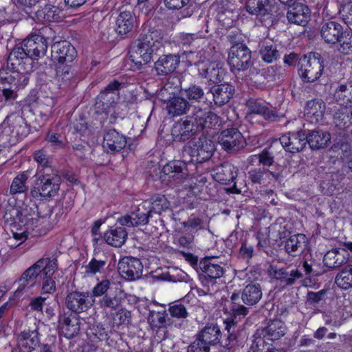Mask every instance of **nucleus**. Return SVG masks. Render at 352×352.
Here are the masks:
<instances>
[{"label": "nucleus", "instance_id": "nucleus-49", "mask_svg": "<svg viewBox=\"0 0 352 352\" xmlns=\"http://www.w3.org/2000/svg\"><path fill=\"white\" fill-rule=\"evenodd\" d=\"M23 217L21 222L23 223L24 227L25 228V231L24 232L31 233L32 232L35 231V234H40L41 230L38 228L39 222L43 219H39L36 214H32L27 215L26 214H21Z\"/></svg>", "mask_w": 352, "mask_h": 352}, {"label": "nucleus", "instance_id": "nucleus-18", "mask_svg": "<svg viewBox=\"0 0 352 352\" xmlns=\"http://www.w3.org/2000/svg\"><path fill=\"white\" fill-rule=\"evenodd\" d=\"M52 52L54 60L60 63H70L76 56L74 46L66 41L54 43L52 46Z\"/></svg>", "mask_w": 352, "mask_h": 352}, {"label": "nucleus", "instance_id": "nucleus-63", "mask_svg": "<svg viewBox=\"0 0 352 352\" xmlns=\"http://www.w3.org/2000/svg\"><path fill=\"white\" fill-rule=\"evenodd\" d=\"M34 160L42 167H48L50 164V158L45 152L43 150H38L34 152L33 155Z\"/></svg>", "mask_w": 352, "mask_h": 352}, {"label": "nucleus", "instance_id": "nucleus-8", "mask_svg": "<svg viewBox=\"0 0 352 352\" xmlns=\"http://www.w3.org/2000/svg\"><path fill=\"white\" fill-rule=\"evenodd\" d=\"M61 184V178L54 173H47L39 177L36 186L31 190V195L38 200L55 197Z\"/></svg>", "mask_w": 352, "mask_h": 352}, {"label": "nucleus", "instance_id": "nucleus-20", "mask_svg": "<svg viewBox=\"0 0 352 352\" xmlns=\"http://www.w3.org/2000/svg\"><path fill=\"white\" fill-rule=\"evenodd\" d=\"M67 307L76 313L86 311L91 305L89 300L87 292H73L69 293L65 299Z\"/></svg>", "mask_w": 352, "mask_h": 352}, {"label": "nucleus", "instance_id": "nucleus-19", "mask_svg": "<svg viewBox=\"0 0 352 352\" xmlns=\"http://www.w3.org/2000/svg\"><path fill=\"white\" fill-rule=\"evenodd\" d=\"M310 17L309 8L300 3H295L289 6L287 18L290 23L305 26Z\"/></svg>", "mask_w": 352, "mask_h": 352}, {"label": "nucleus", "instance_id": "nucleus-13", "mask_svg": "<svg viewBox=\"0 0 352 352\" xmlns=\"http://www.w3.org/2000/svg\"><path fill=\"white\" fill-rule=\"evenodd\" d=\"M199 267L202 276L200 279L204 285L214 284V280L219 278L224 273L223 267L217 263L213 258L206 257L200 261Z\"/></svg>", "mask_w": 352, "mask_h": 352}, {"label": "nucleus", "instance_id": "nucleus-27", "mask_svg": "<svg viewBox=\"0 0 352 352\" xmlns=\"http://www.w3.org/2000/svg\"><path fill=\"white\" fill-rule=\"evenodd\" d=\"M58 328L61 334L67 338H71L79 331L78 319L72 315H60L58 320Z\"/></svg>", "mask_w": 352, "mask_h": 352}, {"label": "nucleus", "instance_id": "nucleus-62", "mask_svg": "<svg viewBox=\"0 0 352 352\" xmlns=\"http://www.w3.org/2000/svg\"><path fill=\"white\" fill-rule=\"evenodd\" d=\"M56 290L55 280L50 276L44 277L41 287L42 294H52Z\"/></svg>", "mask_w": 352, "mask_h": 352}, {"label": "nucleus", "instance_id": "nucleus-44", "mask_svg": "<svg viewBox=\"0 0 352 352\" xmlns=\"http://www.w3.org/2000/svg\"><path fill=\"white\" fill-rule=\"evenodd\" d=\"M221 336L220 329L218 326H206L199 333L197 339L206 344L210 348V346L214 344L219 341Z\"/></svg>", "mask_w": 352, "mask_h": 352}, {"label": "nucleus", "instance_id": "nucleus-42", "mask_svg": "<svg viewBox=\"0 0 352 352\" xmlns=\"http://www.w3.org/2000/svg\"><path fill=\"white\" fill-rule=\"evenodd\" d=\"M188 163H191V162H185L182 158V160L169 162L164 167L163 170L167 175L173 173L172 177H175L177 179H183L188 175L186 164Z\"/></svg>", "mask_w": 352, "mask_h": 352}, {"label": "nucleus", "instance_id": "nucleus-5", "mask_svg": "<svg viewBox=\"0 0 352 352\" xmlns=\"http://www.w3.org/2000/svg\"><path fill=\"white\" fill-rule=\"evenodd\" d=\"M214 150V142L206 136H202L190 140L184 146L182 158L185 162L203 163L210 159Z\"/></svg>", "mask_w": 352, "mask_h": 352}, {"label": "nucleus", "instance_id": "nucleus-29", "mask_svg": "<svg viewBox=\"0 0 352 352\" xmlns=\"http://www.w3.org/2000/svg\"><path fill=\"white\" fill-rule=\"evenodd\" d=\"M268 273L272 278L279 280L284 285H291L296 279L302 277V273L297 269L288 273L276 265H270Z\"/></svg>", "mask_w": 352, "mask_h": 352}, {"label": "nucleus", "instance_id": "nucleus-22", "mask_svg": "<svg viewBox=\"0 0 352 352\" xmlns=\"http://www.w3.org/2000/svg\"><path fill=\"white\" fill-rule=\"evenodd\" d=\"M325 104L320 100H309L305 108V117L311 124H320L322 122L325 111Z\"/></svg>", "mask_w": 352, "mask_h": 352}, {"label": "nucleus", "instance_id": "nucleus-45", "mask_svg": "<svg viewBox=\"0 0 352 352\" xmlns=\"http://www.w3.org/2000/svg\"><path fill=\"white\" fill-rule=\"evenodd\" d=\"M149 204L151 205V209L148 211L149 214L152 212L160 214L170 208L169 201L164 195L160 194L152 196L149 199Z\"/></svg>", "mask_w": 352, "mask_h": 352}, {"label": "nucleus", "instance_id": "nucleus-30", "mask_svg": "<svg viewBox=\"0 0 352 352\" xmlns=\"http://www.w3.org/2000/svg\"><path fill=\"white\" fill-rule=\"evenodd\" d=\"M349 256V254L344 248H334L324 254L323 263L329 268H336L345 263Z\"/></svg>", "mask_w": 352, "mask_h": 352}, {"label": "nucleus", "instance_id": "nucleus-59", "mask_svg": "<svg viewBox=\"0 0 352 352\" xmlns=\"http://www.w3.org/2000/svg\"><path fill=\"white\" fill-rule=\"evenodd\" d=\"M105 264L106 262L104 261H99L96 258H92L86 266L85 272L88 274H96L100 272V270L104 267Z\"/></svg>", "mask_w": 352, "mask_h": 352}, {"label": "nucleus", "instance_id": "nucleus-36", "mask_svg": "<svg viewBox=\"0 0 352 352\" xmlns=\"http://www.w3.org/2000/svg\"><path fill=\"white\" fill-rule=\"evenodd\" d=\"M333 123L340 129L344 130L352 126V106L336 107Z\"/></svg>", "mask_w": 352, "mask_h": 352}, {"label": "nucleus", "instance_id": "nucleus-21", "mask_svg": "<svg viewBox=\"0 0 352 352\" xmlns=\"http://www.w3.org/2000/svg\"><path fill=\"white\" fill-rule=\"evenodd\" d=\"M199 74L213 83L221 81L224 76V70L219 64L213 62H199L197 64Z\"/></svg>", "mask_w": 352, "mask_h": 352}, {"label": "nucleus", "instance_id": "nucleus-9", "mask_svg": "<svg viewBox=\"0 0 352 352\" xmlns=\"http://www.w3.org/2000/svg\"><path fill=\"white\" fill-rule=\"evenodd\" d=\"M34 63V58L21 46L15 47L11 51L7 61L12 72H17L27 78L32 71Z\"/></svg>", "mask_w": 352, "mask_h": 352}, {"label": "nucleus", "instance_id": "nucleus-12", "mask_svg": "<svg viewBox=\"0 0 352 352\" xmlns=\"http://www.w3.org/2000/svg\"><path fill=\"white\" fill-rule=\"evenodd\" d=\"M228 61L233 69L246 70L251 65V52L245 45H234L230 48Z\"/></svg>", "mask_w": 352, "mask_h": 352}, {"label": "nucleus", "instance_id": "nucleus-33", "mask_svg": "<svg viewBox=\"0 0 352 352\" xmlns=\"http://www.w3.org/2000/svg\"><path fill=\"white\" fill-rule=\"evenodd\" d=\"M41 271L38 268L37 261L27 269L18 280V287L15 293L19 295L25 289L32 287L35 283V280Z\"/></svg>", "mask_w": 352, "mask_h": 352}, {"label": "nucleus", "instance_id": "nucleus-56", "mask_svg": "<svg viewBox=\"0 0 352 352\" xmlns=\"http://www.w3.org/2000/svg\"><path fill=\"white\" fill-rule=\"evenodd\" d=\"M168 311L172 317L184 319L188 317V312L186 307L180 302H176L169 306Z\"/></svg>", "mask_w": 352, "mask_h": 352}, {"label": "nucleus", "instance_id": "nucleus-57", "mask_svg": "<svg viewBox=\"0 0 352 352\" xmlns=\"http://www.w3.org/2000/svg\"><path fill=\"white\" fill-rule=\"evenodd\" d=\"M249 175L252 183L261 184L266 177L273 176V173L265 168H255L249 172Z\"/></svg>", "mask_w": 352, "mask_h": 352}, {"label": "nucleus", "instance_id": "nucleus-16", "mask_svg": "<svg viewBox=\"0 0 352 352\" xmlns=\"http://www.w3.org/2000/svg\"><path fill=\"white\" fill-rule=\"evenodd\" d=\"M246 108V118L248 120H251L254 115L262 116L265 119L271 121L278 120V116L275 111L269 109L264 102L258 100H249L247 102Z\"/></svg>", "mask_w": 352, "mask_h": 352}, {"label": "nucleus", "instance_id": "nucleus-7", "mask_svg": "<svg viewBox=\"0 0 352 352\" xmlns=\"http://www.w3.org/2000/svg\"><path fill=\"white\" fill-rule=\"evenodd\" d=\"M298 74L304 82H313L321 76L324 66L318 53L305 55L299 60Z\"/></svg>", "mask_w": 352, "mask_h": 352}, {"label": "nucleus", "instance_id": "nucleus-64", "mask_svg": "<svg viewBox=\"0 0 352 352\" xmlns=\"http://www.w3.org/2000/svg\"><path fill=\"white\" fill-rule=\"evenodd\" d=\"M210 348L197 338L188 347L187 352H209Z\"/></svg>", "mask_w": 352, "mask_h": 352}, {"label": "nucleus", "instance_id": "nucleus-3", "mask_svg": "<svg viewBox=\"0 0 352 352\" xmlns=\"http://www.w3.org/2000/svg\"><path fill=\"white\" fill-rule=\"evenodd\" d=\"M30 133V127L19 113L8 115L0 124V146L14 145Z\"/></svg>", "mask_w": 352, "mask_h": 352}, {"label": "nucleus", "instance_id": "nucleus-11", "mask_svg": "<svg viewBox=\"0 0 352 352\" xmlns=\"http://www.w3.org/2000/svg\"><path fill=\"white\" fill-rule=\"evenodd\" d=\"M218 140L222 148L228 152L238 151L246 145L245 139L236 128H230L222 131Z\"/></svg>", "mask_w": 352, "mask_h": 352}, {"label": "nucleus", "instance_id": "nucleus-58", "mask_svg": "<svg viewBox=\"0 0 352 352\" xmlns=\"http://www.w3.org/2000/svg\"><path fill=\"white\" fill-rule=\"evenodd\" d=\"M261 54L264 61L272 63L278 56V51L272 45H267L261 50Z\"/></svg>", "mask_w": 352, "mask_h": 352}, {"label": "nucleus", "instance_id": "nucleus-25", "mask_svg": "<svg viewBox=\"0 0 352 352\" xmlns=\"http://www.w3.org/2000/svg\"><path fill=\"white\" fill-rule=\"evenodd\" d=\"M137 25L136 16L131 11H122L116 21V31L118 34L124 36L131 32Z\"/></svg>", "mask_w": 352, "mask_h": 352}, {"label": "nucleus", "instance_id": "nucleus-50", "mask_svg": "<svg viewBox=\"0 0 352 352\" xmlns=\"http://www.w3.org/2000/svg\"><path fill=\"white\" fill-rule=\"evenodd\" d=\"M178 42L183 47L197 48L204 43V38L197 34L182 33L179 36Z\"/></svg>", "mask_w": 352, "mask_h": 352}, {"label": "nucleus", "instance_id": "nucleus-17", "mask_svg": "<svg viewBox=\"0 0 352 352\" xmlns=\"http://www.w3.org/2000/svg\"><path fill=\"white\" fill-rule=\"evenodd\" d=\"M279 140L283 147L290 153L299 152L307 144L306 134L302 131L287 133L283 135Z\"/></svg>", "mask_w": 352, "mask_h": 352}, {"label": "nucleus", "instance_id": "nucleus-55", "mask_svg": "<svg viewBox=\"0 0 352 352\" xmlns=\"http://www.w3.org/2000/svg\"><path fill=\"white\" fill-rule=\"evenodd\" d=\"M166 314L164 311H150L147 319L152 327L161 328L166 325Z\"/></svg>", "mask_w": 352, "mask_h": 352}, {"label": "nucleus", "instance_id": "nucleus-2", "mask_svg": "<svg viewBox=\"0 0 352 352\" xmlns=\"http://www.w3.org/2000/svg\"><path fill=\"white\" fill-rule=\"evenodd\" d=\"M165 35L161 31H153L142 34L130 50V60L138 68L153 58V54L164 47Z\"/></svg>", "mask_w": 352, "mask_h": 352}, {"label": "nucleus", "instance_id": "nucleus-48", "mask_svg": "<svg viewBox=\"0 0 352 352\" xmlns=\"http://www.w3.org/2000/svg\"><path fill=\"white\" fill-rule=\"evenodd\" d=\"M28 179L27 172H22L18 174L13 179L10 188V193L15 195L18 193H23L28 190L26 182Z\"/></svg>", "mask_w": 352, "mask_h": 352}, {"label": "nucleus", "instance_id": "nucleus-1", "mask_svg": "<svg viewBox=\"0 0 352 352\" xmlns=\"http://www.w3.org/2000/svg\"><path fill=\"white\" fill-rule=\"evenodd\" d=\"M219 116L208 109L195 107L189 118L177 121L171 134L175 141L185 142L206 128H212L219 123Z\"/></svg>", "mask_w": 352, "mask_h": 352}, {"label": "nucleus", "instance_id": "nucleus-26", "mask_svg": "<svg viewBox=\"0 0 352 352\" xmlns=\"http://www.w3.org/2000/svg\"><path fill=\"white\" fill-rule=\"evenodd\" d=\"M344 32L343 28L340 23L329 21L322 24L320 29V35L325 43L336 44Z\"/></svg>", "mask_w": 352, "mask_h": 352}, {"label": "nucleus", "instance_id": "nucleus-6", "mask_svg": "<svg viewBox=\"0 0 352 352\" xmlns=\"http://www.w3.org/2000/svg\"><path fill=\"white\" fill-rule=\"evenodd\" d=\"M29 78L17 72L0 73V95L6 102L12 104L18 97V91L28 85Z\"/></svg>", "mask_w": 352, "mask_h": 352}, {"label": "nucleus", "instance_id": "nucleus-39", "mask_svg": "<svg viewBox=\"0 0 352 352\" xmlns=\"http://www.w3.org/2000/svg\"><path fill=\"white\" fill-rule=\"evenodd\" d=\"M263 296L261 287L258 283H250L245 287L241 294V300L248 305L258 303Z\"/></svg>", "mask_w": 352, "mask_h": 352}, {"label": "nucleus", "instance_id": "nucleus-24", "mask_svg": "<svg viewBox=\"0 0 352 352\" xmlns=\"http://www.w3.org/2000/svg\"><path fill=\"white\" fill-rule=\"evenodd\" d=\"M39 327L34 330H24L18 337L17 344L21 351L30 352L40 343Z\"/></svg>", "mask_w": 352, "mask_h": 352}, {"label": "nucleus", "instance_id": "nucleus-34", "mask_svg": "<svg viewBox=\"0 0 352 352\" xmlns=\"http://www.w3.org/2000/svg\"><path fill=\"white\" fill-rule=\"evenodd\" d=\"M36 16L40 21L45 22H58L65 16L63 11L61 8L47 4L42 9L38 10Z\"/></svg>", "mask_w": 352, "mask_h": 352}, {"label": "nucleus", "instance_id": "nucleus-35", "mask_svg": "<svg viewBox=\"0 0 352 352\" xmlns=\"http://www.w3.org/2000/svg\"><path fill=\"white\" fill-rule=\"evenodd\" d=\"M189 109L190 104L183 96H173L166 100V109L173 116L185 114Z\"/></svg>", "mask_w": 352, "mask_h": 352}, {"label": "nucleus", "instance_id": "nucleus-40", "mask_svg": "<svg viewBox=\"0 0 352 352\" xmlns=\"http://www.w3.org/2000/svg\"><path fill=\"white\" fill-rule=\"evenodd\" d=\"M127 232L122 227L111 228L104 233V240L110 245L121 247L127 239Z\"/></svg>", "mask_w": 352, "mask_h": 352}, {"label": "nucleus", "instance_id": "nucleus-54", "mask_svg": "<svg viewBox=\"0 0 352 352\" xmlns=\"http://www.w3.org/2000/svg\"><path fill=\"white\" fill-rule=\"evenodd\" d=\"M181 95L186 96L189 100L197 102L204 98V91L198 85H192L188 89L181 91Z\"/></svg>", "mask_w": 352, "mask_h": 352}, {"label": "nucleus", "instance_id": "nucleus-41", "mask_svg": "<svg viewBox=\"0 0 352 352\" xmlns=\"http://www.w3.org/2000/svg\"><path fill=\"white\" fill-rule=\"evenodd\" d=\"M307 143L313 149H319L326 146L331 141V135L329 132L322 131H313L308 135H306Z\"/></svg>", "mask_w": 352, "mask_h": 352}, {"label": "nucleus", "instance_id": "nucleus-32", "mask_svg": "<svg viewBox=\"0 0 352 352\" xmlns=\"http://www.w3.org/2000/svg\"><path fill=\"white\" fill-rule=\"evenodd\" d=\"M238 168L229 162L223 163L217 168V172L214 174V179L217 182L230 184L234 181L237 177Z\"/></svg>", "mask_w": 352, "mask_h": 352}, {"label": "nucleus", "instance_id": "nucleus-47", "mask_svg": "<svg viewBox=\"0 0 352 352\" xmlns=\"http://www.w3.org/2000/svg\"><path fill=\"white\" fill-rule=\"evenodd\" d=\"M337 286L343 289L352 287V265L347 266L339 272L335 280Z\"/></svg>", "mask_w": 352, "mask_h": 352}, {"label": "nucleus", "instance_id": "nucleus-53", "mask_svg": "<svg viewBox=\"0 0 352 352\" xmlns=\"http://www.w3.org/2000/svg\"><path fill=\"white\" fill-rule=\"evenodd\" d=\"M37 263L41 272H43L45 274V277H51L57 269V260L56 258H43L39 259Z\"/></svg>", "mask_w": 352, "mask_h": 352}, {"label": "nucleus", "instance_id": "nucleus-28", "mask_svg": "<svg viewBox=\"0 0 352 352\" xmlns=\"http://www.w3.org/2000/svg\"><path fill=\"white\" fill-rule=\"evenodd\" d=\"M180 63V58L176 54L164 55L155 63V69L159 75H167L173 72Z\"/></svg>", "mask_w": 352, "mask_h": 352}, {"label": "nucleus", "instance_id": "nucleus-31", "mask_svg": "<svg viewBox=\"0 0 352 352\" xmlns=\"http://www.w3.org/2000/svg\"><path fill=\"white\" fill-rule=\"evenodd\" d=\"M308 239L303 234L291 236L285 241V249L292 256L301 254L307 248Z\"/></svg>", "mask_w": 352, "mask_h": 352}, {"label": "nucleus", "instance_id": "nucleus-15", "mask_svg": "<svg viewBox=\"0 0 352 352\" xmlns=\"http://www.w3.org/2000/svg\"><path fill=\"white\" fill-rule=\"evenodd\" d=\"M143 266L141 261L136 258L126 256L118 263V270L125 279L135 280L139 278L142 273Z\"/></svg>", "mask_w": 352, "mask_h": 352}, {"label": "nucleus", "instance_id": "nucleus-43", "mask_svg": "<svg viewBox=\"0 0 352 352\" xmlns=\"http://www.w3.org/2000/svg\"><path fill=\"white\" fill-rule=\"evenodd\" d=\"M286 327L280 320H273L264 329V337L268 340H277L285 334Z\"/></svg>", "mask_w": 352, "mask_h": 352}, {"label": "nucleus", "instance_id": "nucleus-37", "mask_svg": "<svg viewBox=\"0 0 352 352\" xmlns=\"http://www.w3.org/2000/svg\"><path fill=\"white\" fill-rule=\"evenodd\" d=\"M234 89L229 84H221L211 89L213 100L216 104L223 105L229 102L234 94Z\"/></svg>", "mask_w": 352, "mask_h": 352}, {"label": "nucleus", "instance_id": "nucleus-52", "mask_svg": "<svg viewBox=\"0 0 352 352\" xmlns=\"http://www.w3.org/2000/svg\"><path fill=\"white\" fill-rule=\"evenodd\" d=\"M338 50L343 54H352V32L346 30L338 41Z\"/></svg>", "mask_w": 352, "mask_h": 352}, {"label": "nucleus", "instance_id": "nucleus-46", "mask_svg": "<svg viewBox=\"0 0 352 352\" xmlns=\"http://www.w3.org/2000/svg\"><path fill=\"white\" fill-rule=\"evenodd\" d=\"M256 243H259L258 239L256 236L245 239L242 241L239 251V257L248 261L250 260L254 255V245Z\"/></svg>", "mask_w": 352, "mask_h": 352}, {"label": "nucleus", "instance_id": "nucleus-10", "mask_svg": "<svg viewBox=\"0 0 352 352\" xmlns=\"http://www.w3.org/2000/svg\"><path fill=\"white\" fill-rule=\"evenodd\" d=\"M245 9L251 14L264 23L269 25L277 14V6L270 3V0H245Z\"/></svg>", "mask_w": 352, "mask_h": 352}, {"label": "nucleus", "instance_id": "nucleus-23", "mask_svg": "<svg viewBox=\"0 0 352 352\" xmlns=\"http://www.w3.org/2000/svg\"><path fill=\"white\" fill-rule=\"evenodd\" d=\"M126 144L125 137L115 129H109L104 135L102 146L107 152H118Z\"/></svg>", "mask_w": 352, "mask_h": 352}, {"label": "nucleus", "instance_id": "nucleus-14", "mask_svg": "<svg viewBox=\"0 0 352 352\" xmlns=\"http://www.w3.org/2000/svg\"><path fill=\"white\" fill-rule=\"evenodd\" d=\"M21 47L34 58L37 59L44 56L47 44L46 38L40 34H32L25 38L21 43Z\"/></svg>", "mask_w": 352, "mask_h": 352}, {"label": "nucleus", "instance_id": "nucleus-4", "mask_svg": "<svg viewBox=\"0 0 352 352\" xmlns=\"http://www.w3.org/2000/svg\"><path fill=\"white\" fill-rule=\"evenodd\" d=\"M121 84L113 80L108 84L104 90L102 91L96 98L95 102L96 113L104 115L110 122H114L119 115L117 104L118 95L115 92L120 89Z\"/></svg>", "mask_w": 352, "mask_h": 352}, {"label": "nucleus", "instance_id": "nucleus-51", "mask_svg": "<svg viewBox=\"0 0 352 352\" xmlns=\"http://www.w3.org/2000/svg\"><path fill=\"white\" fill-rule=\"evenodd\" d=\"M335 98L338 102V107L351 106L352 96L346 85H340L335 93Z\"/></svg>", "mask_w": 352, "mask_h": 352}, {"label": "nucleus", "instance_id": "nucleus-38", "mask_svg": "<svg viewBox=\"0 0 352 352\" xmlns=\"http://www.w3.org/2000/svg\"><path fill=\"white\" fill-rule=\"evenodd\" d=\"M149 214L148 212L145 213L138 209L136 212H133L130 214H126L118 218V222L122 226L128 227L145 225L148 222Z\"/></svg>", "mask_w": 352, "mask_h": 352}, {"label": "nucleus", "instance_id": "nucleus-60", "mask_svg": "<svg viewBox=\"0 0 352 352\" xmlns=\"http://www.w3.org/2000/svg\"><path fill=\"white\" fill-rule=\"evenodd\" d=\"M46 140L50 142L51 146L55 149L62 148L65 146L61 135L52 131L47 133Z\"/></svg>", "mask_w": 352, "mask_h": 352}, {"label": "nucleus", "instance_id": "nucleus-61", "mask_svg": "<svg viewBox=\"0 0 352 352\" xmlns=\"http://www.w3.org/2000/svg\"><path fill=\"white\" fill-rule=\"evenodd\" d=\"M340 13L346 23H352V0H349L342 6Z\"/></svg>", "mask_w": 352, "mask_h": 352}]
</instances>
